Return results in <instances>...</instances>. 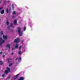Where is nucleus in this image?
<instances>
[{"label": "nucleus", "instance_id": "nucleus-1", "mask_svg": "<svg viewBox=\"0 0 80 80\" xmlns=\"http://www.w3.org/2000/svg\"><path fill=\"white\" fill-rule=\"evenodd\" d=\"M18 32L20 37H21L23 33L22 31H21V28L20 27H18Z\"/></svg>", "mask_w": 80, "mask_h": 80}, {"label": "nucleus", "instance_id": "nucleus-2", "mask_svg": "<svg viewBox=\"0 0 80 80\" xmlns=\"http://www.w3.org/2000/svg\"><path fill=\"white\" fill-rule=\"evenodd\" d=\"M20 42V39L18 37L16 38V39H15L14 42L16 43H19Z\"/></svg>", "mask_w": 80, "mask_h": 80}, {"label": "nucleus", "instance_id": "nucleus-3", "mask_svg": "<svg viewBox=\"0 0 80 80\" xmlns=\"http://www.w3.org/2000/svg\"><path fill=\"white\" fill-rule=\"evenodd\" d=\"M3 40V39L2 38L0 37V46H2V44L5 43V41L4 40Z\"/></svg>", "mask_w": 80, "mask_h": 80}, {"label": "nucleus", "instance_id": "nucleus-4", "mask_svg": "<svg viewBox=\"0 0 80 80\" xmlns=\"http://www.w3.org/2000/svg\"><path fill=\"white\" fill-rule=\"evenodd\" d=\"M3 38H4L5 40H6L7 39V38H8V36L7 35L5 36L4 34H3Z\"/></svg>", "mask_w": 80, "mask_h": 80}, {"label": "nucleus", "instance_id": "nucleus-5", "mask_svg": "<svg viewBox=\"0 0 80 80\" xmlns=\"http://www.w3.org/2000/svg\"><path fill=\"white\" fill-rule=\"evenodd\" d=\"M5 13V10L2 9L1 11L0 12V13L2 15H3Z\"/></svg>", "mask_w": 80, "mask_h": 80}, {"label": "nucleus", "instance_id": "nucleus-6", "mask_svg": "<svg viewBox=\"0 0 80 80\" xmlns=\"http://www.w3.org/2000/svg\"><path fill=\"white\" fill-rule=\"evenodd\" d=\"M17 23V20L16 19H15L14 21V25H16Z\"/></svg>", "mask_w": 80, "mask_h": 80}, {"label": "nucleus", "instance_id": "nucleus-7", "mask_svg": "<svg viewBox=\"0 0 80 80\" xmlns=\"http://www.w3.org/2000/svg\"><path fill=\"white\" fill-rule=\"evenodd\" d=\"M6 70V71H8L9 72H10V69L8 67H7V68Z\"/></svg>", "mask_w": 80, "mask_h": 80}, {"label": "nucleus", "instance_id": "nucleus-8", "mask_svg": "<svg viewBox=\"0 0 80 80\" xmlns=\"http://www.w3.org/2000/svg\"><path fill=\"white\" fill-rule=\"evenodd\" d=\"M6 47H7L9 49H10V44H7L6 45Z\"/></svg>", "mask_w": 80, "mask_h": 80}, {"label": "nucleus", "instance_id": "nucleus-9", "mask_svg": "<svg viewBox=\"0 0 80 80\" xmlns=\"http://www.w3.org/2000/svg\"><path fill=\"white\" fill-rule=\"evenodd\" d=\"M18 76H19V74H17L15 76L14 79H16V78H18Z\"/></svg>", "mask_w": 80, "mask_h": 80}, {"label": "nucleus", "instance_id": "nucleus-10", "mask_svg": "<svg viewBox=\"0 0 80 80\" xmlns=\"http://www.w3.org/2000/svg\"><path fill=\"white\" fill-rule=\"evenodd\" d=\"M18 80H24V78L23 77H21Z\"/></svg>", "mask_w": 80, "mask_h": 80}, {"label": "nucleus", "instance_id": "nucleus-11", "mask_svg": "<svg viewBox=\"0 0 80 80\" xmlns=\"http://www.w3.org/2000/svg\"><path fill=\"white\" fill-rule=\"evenodd\" d=\"M8 71H7V70H5L4 73L5 74H6V75H7L8 73Z\"/></svg>", "mask_w": 80, "mask_h": 80}, {"label": "nucleus", "instance_id": "nucleus-12", "mask_svg": "<svg viewBox=\"0 0 80 80\" xmlns=\"http://www.w3.org/2000/svg\"><path fill=\"white\" fill-rule=\"evenodd\" d=\"M21 59H22V58L20 57V58H19L18 60V62H20L21 61Z\"/></svg>", "mask_w": 80, "mask_h": 80}, {"label": "nucleus", "instance_id": "nucleus-13", "mask_svg": "<svg viewBox=\"0 0 80 80\" xmlns=\"http://www.w3.org/2000/svg\"><path fill=\"white\" fill-rule=\"evenodd\" d=\"M18 44H17L16 45L15 47V48H18Z\"/></svg>", "mask_w": 80, "mask_h": 80}, {"label": "nucleus", "instance_id": "nucleus-14", "mask_svg": "<svg viewBox=\"0 0 80 80\" xmlns=\"http://www.w3.org/2000/svg\"><path fill=\"white\" fill-rule=\"evenodd\" d=\"M6 23L8 26V25L9 24V22H8V21H7L6 22Z\"/></svg>", "mask_w": 80, "mask_h": 80}, {"label": "nucleus", "instance_id": "nucleus-15", "mask_svg": "<svg viewBox=\"0 0 80 80\" xmlns=\"http://www.w3.org/2000/svg\"><path fill=\"white\" fill-rule=\"evenodd\" d=\"M3 63V62L2 61H0V65H2Z\"/></svg>", "mask_w": 80, "mask_h": 80}, {"label": "nucleus", "instance_id": "nucleus-16", "mask_svg": "<svg viewBox=\"0 0 80 80\" xmlns=\"http://www.w3.org/2000/svg\"><path fill=\"white\" fill-rule=\"evenodd\" d=\"M12 10H14V8H15V7H14V5L13 4H12Z\"/></svg>", "mask_w": 80, "mask_h": 80}, {"label": "nucleus", "instance_id": "nucleus-17", "mask_svg": "<svg viewBox=\"0 0 80 80\" xmlns=\"http://www.w3.org/2000/svg\"><path fill=\"white\" fill-rule=\"evenodd\" d=\"M10 59L8 58L7 61L8 62H10Z\"/></svg>", "mask_w": 80, "mask_h": 80}, {"label": "nucleus", "instance_id": "nucleus-18", "mask_svg": "<svg viewBox=\"0 0 80 80\" xmlns=\"http://www.w3.org/2000/svg\"><path fill=\"white\" fill-rule=\"evenodd\" d=\"M0 34L1 35H2L3 34V31H1L0 32Z\"/></svg>", "mask_w": 80, "mask_h": 80}, {"label": "nucleus", "instance_id": "nucleus-19", "mask_svg": "<svg viewBox=\"0 0 80 80\" xmlns=\"http://www.w3.org/2000/svg\"><path fill=\"white\" fill-rule=\"evenodd\" d=\"M6 12L7 13H8V8L6 9Z\"/></svg>", "mask_w": 80, "mask_h": 80}, {"label": "nucleus", "instance_id": "nucleus-20", "mask_svg": "<svg viewBox=\"0 0 80 80\" xmlns=\"http://www.w3.org/2000/svg\"><path fill=\"white\" fill-rule=\"evenodd\" d=\"M18 55H20L22 54V53H21V51H19L18 52Z\"/></svg>", "mask_w": 80, "mask_h": 80}, {"label": "nucleus", "instance_id": "nucleus-21", "mask_svg": "<svg viewBox=\"0 0 80 80\" xmlns=\"http://www.w3.org/2000/svg\"><path fill=\"white\" fill-rule=\"evenodd\" d=\"M13 15H15L16 14V12L15 11H14L13 12Z\"/></svg>", "mask_w": 80, "mask_h": 80}, {"label": "nucleus", "instance_id": "nucleus-22", "mask_svg": "<svg viewBox=\"0 0 80 80\" xmlns=\"http://www.w3.org/2000/svg\"><path fill=\"white\" fill-rule=\"evenodd\" d=\"M12 65V63H11L9 64V66L11 67Z\"/></svg>", "mask_w": 80, "mask_h": 80}, {"label": "nucleus", "instance_id": "nucleus-23", "mask_svg": "<svg viewBox=\"0 0 80 80\" xmlns=\"http://www.w3.org/2000/svg\"><path fill=\"white\" fill-rule=\"evenodd\" d=\"M10 27H13V24L12 23H11L10 25Z\"/></svg>", "mask_w": 80, "mask_h": 80}, {"label": "nucleus", "instance_id": "nucleus-24", "mask_svg": "<svg viewBox=\"0 0 80 80\" xmlns=\"http://www.w3.org/2000/svg\"><path fill=\"white\" fill-rule=\"evenodd\" d=\"M5 74H3L2 75V77H5Z\"/></svg>", "mask_w": 80, "mask_h": 80}, {"label": "nucleus", "instance_id": "nucleus-25", "mask_svg": "<svg viewBox=\"0 0 80 80\" xmlns=\"http://www.w3.org/2000/svg\"><path fill=\"white\" fill-rule=\"evenodd\" d=\"M26 30V27H24V31H25Z\"/></svg>", "mask_w": 80, "mask_h": 80}, {"label": "nucleus", "instance_id": "nucleus-26", "mask_svg": "<svg viewBox=\"0 0 80 80\" xmlns=\"http://www.w3.org/2000/svg\"><path fill=\"white\" fill-rule=\"evenodd\" d=\"M21 48H22V46H20L19 48V50H21Z\"/></svg>", "mask_w": 80, "mask_h": 80}, {"label": "nucleus", "instance_id": "nucleus-27", "mask_svg": "<svg viewBox=\"0 0 80 80\" xmlns=\"http://www.w3.org/2000/svg\"><path fill=\"white\" fill-rule=\"evenodd\" d=\"M11 12V8L9 9V12Z\"/></svg>", "mask_w": 80, "mask_h": 80}, {"label": "nucleus", "instance_id": "nucleus-28", "mask_svg": "<svg viewBox=\"0 0 80 80\" xmlns=\"http://www.w3.org/2000/svg\"><path fill=\"white\" fill-rule=\"evenodd\" d=\"M13 50H14V48H12V51H13Z\"/></svg>", "mask_w": 80, "mask_h": 80}, {"label": "nucleus", "instance_id": "nucleus-29", "mask_svg": "<svg viewBox=\"0 0 80 80\" xmlns=\"http://www.w3.org/2000/svg\"><path fill=\"white\" fill-rule=\"evenodd\" d=\"M10 27L8 26L7 28H8V29H10Z\"/></svg>", "mask_w": 80, "mask_h": 80}, {"label": "nucleus", "instance_id": "nucleus-30", "mask_svg": "<svg viewBox=\"0 0 80 80\" xmlns=\"http://www.w3.org/2000/svg\"><path fill=\"white\" fill-rule=\"evenodd\" d=\"M3 53V52H0V54H2Z\"/></svg>", "mask_w": 80, "mask_h": 80}, {"label": "nucleus", "instance_id": "nucleus-31", "mask_svg": "<svg viewBox=\"0 0 80 80\" xmlns=\"http://www.w3.org/2000/svg\"><path fill=\"white\" fill-rule=\"evenodd\" d=\"M5 55H2V57H3V58H4V57H5Z\"/></svg>", "mask_w": 80, "mask_h": 80}, {"label": "nucleus", "instance_id": "nucleus-32", "mask_svg": "<svg viewBox=\"0 0 80 80\" xmlns=\"http://www.w3.org/2000/svg\"><path fill=\"white\" fill-rule=\"evenodd\" d=\"M13 52H12L11 53V55H13Z\"/></svg>", "mask_w": 80, "mask_h": 80}, {"label": "nucleus", "instance_id": "nucleus-33", "mask_svg": "<svg viewBox=\"0 0 80 80\" xmlns=\"http://www.w3.org/2000/svg\"><path fill=\"white\" fill-rule=\"evenodd\" d=\"M1 9H2V8H0V10H1Z\"/></svg>", "mask_w": 80, "mask_h": 80}, {"label": "nucleus", "instance_id": "nucleus-34", "mask_svg": "<svg viewBox=\"0 0 80 80\" xmlns=\"http://www.w3.org/2000/svg\"><path fill=\"white\" fill-rule=\"evenodd\" d=\"M12 18H15V16H13L12 17Z\"/></svg>", "mask_w": 80, "mask_h": 80}, {"label": "nucleus", "instance_id": "nucleus-35", "mask_svg": "<svg viewBox=\"0 0 80 80\" xmlns=\"http://www.w3.org/2000/svg\"><path fill=\"white\" fill-rule=\"evenodd\" d=\"M16 60H17V58H16Z\"/></svg>", "mask_w": 80, "mask_h": 80}, {"label": "nucleus", "instance_id": "nucleus-36", "mask_svg": "<svg viewBox=\"0 0 80 80\" xmlns=\"http://www.w3.org/2000/svg\"><path fill=\"white\" fill-rule=\"evenodd\" d=\"M12 32H13V30H12Z\"/></svg>", "mask_w": 80, "mask_h": 80}, {"label": "nucleus", "instance_id": "nucleus-37", "mask_svg": "<svg viewBox=\"0 0 80 80\" xmlns=\"http://www.w3.org/2000/svg\"><path fill=\"white\" fill-rule=\"evenodd\" d=\"M24 52H25V50H24Z\"/></svg>", "mask_w": 80, "mask_h": 80}, {"label": "nucleus", "instance_id": "nucleus-38", "mask_svg": "<svg viewBox=\"0 0 80 80\" xmlns=\"http://www.w3.org/2000/svg\"><path fill=\"white\" fill-rule=\"evenodd\" d=\"M1 21V19H0V21Z\"/></svg>", "mask_w": 80, "mask_h": 80}]
</instances>
